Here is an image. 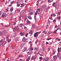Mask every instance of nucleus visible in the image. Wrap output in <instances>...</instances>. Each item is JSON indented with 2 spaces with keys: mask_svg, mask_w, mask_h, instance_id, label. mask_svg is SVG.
<instances>
[{
  "mask_svg": "<svg viewBox=\"0 0 61 61\" xmlns=\"http://www.w3.org/2000/svg\"><path fill=\"white\" fill-rule=\"evenodd\" d=\"M35 50H36L37 51L38 50V48H35Z\"/></svg>",
  "mask_w": 61,
  "mask_h": 61,
  "instance_id": "nucleus-40",
  "label": "nucleus"
},
{
  "mask_svg": "<svg viewBox=\"0 0 61 61\" xmlns=\"http://www.w3.org/2000/svg\"><path fill=\"white\" fill-rule=\"evenodd\" d=\"M24 49H25V51H26L27 50V47H25V48H24Z\"/></svg>",
  "mask_w": 61,
  "mask_h": 61,
  "instance_id": "nucleus-41",
  "label": "nucleus"
},
{
  "mask_svg": "<svg viewBox=\"0 0 61 61\" xmlns=\"http://www.w3.org/2000/svg\"><path fill=\"white\" fill-rule=\"evenodd\" d=\"M41 10L40 9H38L37 10L36 12V13L35 14V15H37V14H40L41 13L40 11Z\"/></svg>",
  "mask_w": 61,
  "mask_h": 61,
  "instance_id": "nucleus-1",
  "label": "nucleus"
},
{
  "mask_svg": "<svg viewBox=\"0 0 61 61\" xmlns=\"http://www.w3.org/2000/svg\"><path fill=\"white\" fill-rule=\"evenodd\" d=\"M17 27H15L14 28V30H17Z\"/></svg>",
  "mask_w": 61,
  "mask_h": 61,
  "instance_id": "nucleus-28",
  "label": "nucleus"
},
{
  "mask_svg": "<svg viewBox=\"0 0 61 61\" xmlns=\"http://www.w3.org/2000/svg\"><path fill=\"white\" fill-rule=\"evenodd\" d=\"M12 5V4L9 5V7H10V6H11Z\"/></svg>",
  "mask_w": 61,
  "mask_h": 61,
  "instance_id": "nucleus-54",
  "label": "nucleus"
},
{
  "mask_svg": "<svg viewBox=\"0 0 61 61\" xmlns=\"http://www.w3.org/2000/svg\"><path fill=\"white\" fill-rule=\"evenodd\" d=\"M28 35V33H26L25 36L26 37H27Z\"/></svg>",
  "mask_w": 61,
  "mask_h": 61,
  "instance_id": "nucleus-31",
  "label": "nucleus"
},
{
  "mask_svg": "<svg viewBox=\"0 0 61 61\" xmlns=\"http://www.w3.org/2000/svg\"><path fill=\"white\" fill-rule=\"evenodd\" d=\"M40 51L41 52H43V51L42 50H40Z\"/></svg>",
  "mask_w": 61,
  "mask_h": 61,
  "instance_id": "nucleus-63",
  "label": "nucleus"
},
{
  "mask_svg": "<svg viewBox=\"0 0 61 61\" xmlns=\"http://www.w3.org/2000/svg\"><path fill=\"white\" fill-rule=\"evenodd\" d=\"M52 19V17H51L50 18H49V19H50L51 20Z\"/></svg>",
  "mask_w": 61,
  "mask_h": 61,
  "instance_id": "nucleus-55",
  "label": "nucleus"
},
{
  "mask_svg": "<svg viewBox=\"0 0 61 61\" xmlns=\"http://www.w3.org/2000/svg\"><path fill=\"white\" fill-rule=\"evenodd\" d=\"M6 15L5 14H3L2 15V17L3 18L4 17H6Z\"/></svg>",
  "mask_w": 61,
  "mask_h": 61,
  "instance_id": "nucleus-3",
  "label": "nucleus"
},
{
  "mask_svg": "<svg viewBox=\"0 0 61 61\" xmlns=\"http://www.w3.org/2000/svg\"><path fill=\"white\" fill-rule=\"evenodd\" d=\"M40 60H42V57H40L39 58Z\"/></svg>",
  "mask_w": 61,
  "mask_h": 61,
  "instance_id": "nucleus-48",
  "label": "nucleus"
},
{
  "mask_svg": "<svg viewBox=\"0 0 61 61\" xmlns=\"http://www.w3.org/2000/svg\"><path fill=\"white\" fill-rule=\"evenodd\" d=\"M48 58H46L45 60H44V61H48Z\"/></svg>",
  "mask_w": 61,
  "mask_h": 61,
  "instance_id": "nucleus-15",
  "label": "nucleus"
},
{
  "mask_svg": "<svg viewBox=\"0 0 61 61\" xmlns=\"http://www.w3.org/2000/svg\"><path fill=\"white\" fill-rule=\"evenodd\" d=\"M11 41V39H8L7 40V41L9 43Z\"/></svg>",
  "mask_w": 61,
  "mask_h": 61,
  "instance_id": "nucleus-26",
  "label": "nucleus"
},
{
  "mask_svg": "<svg viewBox=\"0 0 61 61\" xmlns=\"http://www.w3.org/2000/svg\"><path fill=\"white\" fill-rule=\"evenodd\" d=\"M23 40H24L25 41L26 40V39L25 37L23 38Z\"/></svg>",
  "mask_w": 61,
  "mask_h": 61,
  "instance_id": "nucleus-29",
  "label": "nucleus"
},
{
  "mask_svg": "<svg viewBox=\"0 0 61 61\" xmlns=\"http://www.w3.org/2000/svg\"><path fill=\"white\" fill-rule=\"evenodd\" d=\"M0 25L1 26H2L3 25V24L2 23H1L0 24Z\"/></svg>",
  "mask_w": 61,
  "mask_h": 61,
  "instance_id": "nucleus-60",
  "label": "nucleus"
},
{
  "mask_svg": "<svg viewBox=\"0 0 61 61\" xmlns=\"http://www.w3.org/2000/svg\"><path fill=\"white\" fill-rule=\"evenodd\" d=\"M31 10H28V12H29Z\"/></svg>",
  "mask_w": 61,
  "mask_h": 61,
  "instance_id": "nucleus-61",
  "label": "nucleus"
},
{
  "mask_svg": "<svg viewBox=\"0 0 61 61\" xmlns=\"http://www.w3.org/2000/svg\"><path fill=\"white\" fill-rule=\"evenodd\" d=\"M24 29H25V30H26V31H27L28 30V29H27V27L26 26L24 27Z\"/></svg>",
  "mask_w": 61,
  "mask_h": 61,
  "instance_id": "nucleus-19",
  "label": "nucleus"
},
{
  "mask_svg": "<svg viewBox=\"0 0 61 61\" xmlns=\"http://www.w3.org/2000/svg\"><path fill=\"white\" fill-rule=\"evenodd\" d=\"M58 27V26H57V25H56L55 26V28H57V27Z\"/></svg>",
  "mask_w": 61,
  "mask_h": 61,
  "instance_id": "nucleus-53",
  "label": "nucleus"
},
{
  "mask_svg": "<svg viewBox=\"0 0 61 61\" xmlns=\"http://www.w3.org/2000/svg\"><path fill=\"white\" fill-rule=\"evenodd\" d=\"M27 23H26L27 25H28L30 24V22L28 20H28L27 21Z\"/></svg>",
  "mask_w": 61,
  "mask_h": 61,
  "instance_id": "nucleus-6",
  "label": "nucleus"
},
{
  "mask_svg": "<svg viewBox=\"0 0 61 61\" xmlns=\"http://www.w3.org/2000/svg\"><path fill=\"white\" fill-rule=\"evenodd\" d=\"M28 18H29L30 19H32V17L31 16H28Z\"/></svg>",
  "mask_w": 61,
  "mask_h": 61,
  "instance_id": "nucleus-23",
  "label": "nucleus"
},
{
  "mask_svg": "<svg viewBox=\"0 0 61 61\" xmlns=\"http://www.w3.org/2000/svg\"><path fill=\"white\" fill-rule=\"evenodd\" d=\"M60 13H61V11H60V12H59L58 13V15H60Z\"/></svg>",
  "mask_w": 61,
  "mask_h": 61,
  "instance_id": "nucleus-38",
  "label": "nucleus"
},
{
  "mask_svg": "<svg viewBox=\"0 0 61 61\" xmlns=\"http://www.w3.org/2000/svg\"><path fill=\"white\" fill-rule=\"evenodd\" d=\"M23 25V24H20V27H21Z\"/></svg>",
  "mask_w": 61,
  "mask_h": 61,
  "instance_id": "nucleus-21",
  "label": "nucleus"
},
{
  "mask_svg": "<svg viewBox=\"0 0 61 61\" xmlns=\"http://www.w3.org/2000/svg\"><path fill=\"white\" fill-rule=\"evenodd\" d=\"M59 29H56V30H55V31H54V33L55 34H56V31H57V30H58V29H59Z\"/></svg>",
  "mask_w": 61,
  "mask_h": 61,
  "instance_id": "nucleus-11",
  "label": "nucleus"
},
{
  "mask_svg": "<svg viewBox=\"0 0 61 61\" xmlns=\"http://www.w3.org/2000/svg\"><path fill=\"white\" fill-rule=\"evenodd\" d=\"M3 32L4 34H6L7 33L6 31L5 30H3Z\"/></svg>",
  "mask_w": 61,
  "mask_h": 61,
  "instance_id": "nucleus-16",
  "label": "nucleus"
},
{
  "mask_svg": "<svg viewBox=\"0 0 61 61\" xmlns=\"http://www.w3.org/2000/svg\"><path fill=\"white\" fill-rule=\"evenodd\" d=\"M47 5H44L42 6V8L44 9H45L46 8V7Z\"/></svg>",
  "mask_w": 61,
  "mask_h": 61,
  "instance_id": "nucleus-4",
  "label": "nucleus"
},
{
  "mask_svg": "<svg viewBox=\"0 0 61 61\" xmlns=\"http://www.w3.org/2000/svg\"><path fill=\"white\" fill-rule=\"evenodd\" d=\"M20 4H17V7H19L20 6Z\"/></svg>",
  "mask_w": 61,
  "mask_h": 61,
  "instance_id": "nucleus-30",
  "label": "nucleus"
},
{
  "mask_svg": "<svg viewBox=\"0 0 61 61\" xmlns=\"http://www.w3.org/2000/svg\"><path fill=\"white\" fill-rule=\"evenodd\" d=\"M51 16L55 17V16H56V15L55 14H52L51 15Z\"/></svg>",
  "mask_w": 61,
  "mask_h": 61,
  "instance_id": "nucleus-20",
  "label": "nucleus"
},
{
  "mask_svg": "<svg viewBox=\"0 0 61 61\" xmlns=\"http://www.w3.org/2000/svg\"><path fill=\"white\" fill-rule=\"evenodd\" d=\"M34 19H35V21H37L38 20V19L36 18V16H34Z\"/></svg>",
  "mask_w": 61,
  "mask_h": 61,
  "instance_id": "nucleus-7",
  "label": "nucleus"
},
{
  "mask_svg": "<svg viewBox=\"0 0 61 61\" xmlns=\"http://www.w3.org/2000/svg\"><path fill=\"white\" fill-rule=\"evenodd\" d=\"M19 20L20 21V20L21 19V17H20V16H19Z\"/></svg>",
  "mask_w": 61,
  "mask_h": 61,
  "instance_id": "nucleus-52",
  "label": "nucleus"
},
{
  "mask_svg": "<svg viewBox=\"0 0 61 61\" xmlns=\"http://www.w3.org/2000/svg\"><path fill=\"white\" fill-rule=\"evenodd\" d=\"M42 14H41L40 15V18H41L42 17Z\"/></svg>",
  "mask_w": 61,
  "mask_h": 61,
  "instance_id": "nucleus-50",
  "label": "nucleus"
},
{
  "mask_svg": "<svg viewBox=\"0 0 61 61\" xmlns=\"http://www.w3.org/2000/svg\"><path fill=\"white\" fill-rule=\"evenodd\" d=\"M32 27L33 28H34L36 27V26L34 25H32Z\"/></svg>",
  "mask_w": 61,
  "mask_h": 61,
  "instance_id": "nucleus-24",
  "label": "nucleus"
},
{
  "mask_svg": "<svg viewBox=\"0 0 61 61\" xmlns=\"http://www.w3.org/2000/svg\"><path fill=\"white\" fill-rule=\"evenodd\" d=\"M51 39H52V38H50L49 39H47V40L48 41L50 40H51Z\"/></svg>",
  "mask_w": 61,
  "mask_h": 61,
  "instance_id": "nucleus-44",
  "label": "nucleus"
},
{
  "mask_svg": "<svg viewBox=\"0 0 61 61\" xmlns=\"http://www.w3.org/2000/svg\"><path fill=\"white\" fill-rule=\"evenodd\" d=\"M33 49H34L33 48H30V51H32V50H33Z\"/></svg>",
  "mask_w": 61,
  "mask_h": 61,
  "instance_id": "nucleus-22",
  "label": "nucleus"
},
{
  "mask_svg": "<svg viewBox=\"0 0 61 61\" xmlns=\"http://www.w3.org/2000/svg\"><path fill=\"white\" fill-rule=\"evenodd\" d=\"M48 25H46V29H48Z\"/></svg>",
  "mask_w": 61,
  "mask_h": 61,
  "instance_id": "nucleus-49",
  "label": "nucleus"
},
{
  "mask_svg": "<svg viewBox=\"0 0 61 61\" xmlns=\"http://www.w3.org/2000/svg\"><path fill=\"white\" fill-rule=\"evenodd\" d=\"M17 11L18 12H19L20 11V10L18 9V10H17Z\"/></svg>",
  "mask_w": 61,
  "mask_h": 61,
  "instance_id": "nucleus-51",
  "label": "nucleus"
},
{
  "mask_svg": "<svg viewBox=\"0 0 61 61\" xmlns=\"http://www.w3.org/2000/svg\"><path fill=\"white\" fill-rule=\"evenodd\" d=\"M8 37H9V36H7L6 37V39H8Z\"/></svg>",
  "mask_w": 61,
  "mask_h": 61,
  "instance_id": "nucleus-62",
  "label": "nucleus"
},
{
  "mask_svg": "<svg viewBox=\"0 0 61 61\" xmlns=\"http://www.w3.org/2000/svg\"><path fill=\"white\" fill-rule=\"evenodd\" d=\"M29 34H30L31 35L33 34V32L32 30L30 31V33H29Z\"/></svg>",
  "mask_w": 61,
  "mask_h": 61,
  "instance_id": "nucleus-18",
  "label": "nucleus"
},
{
  "mask_svg": "<svg viewBox=\"0 0 61 61\" xmlns=\"http://www.w3.org/2000/svg\"><path fill=\"white\" fill-rule=\"evenodd\" d=\"M14 1H11L10 2V3L11 4H14Z\"/></svg>",
  "mask_w": 61,
  "mask_h": 61,
  "instance_id": "nucleus-34",
  "label": "nucleus"
},
{
  "mask_svg": "<svg viewBox=\"0 0 61 61\" xmlns=\"http://www.w3.org/2000/svg\"><path fill=\"white\" fill-rule=\"evenodd\" d=\"M60 18L61 17L60 16H59L57 18V19H59V20H60Z\"/></svg>",
  "mask_w": 61,
  "mask_h": 61,
  "instance_id": "nucleus-32",
  "label": "nucleus"
},
{
  "mask_svg": "<svg viewBox=\"0 0 61 61\" xmlns=\"http://www.w3.org/2000/svg\"><path fill=\"white\" fill-rule=\"evenodd\" d=\"M8 9H9L8 8V9H6V10L8 12Z\"/></svg>",
  "mask_w": 61,
  "mask_h": 61,
  "instance_id": "nucleus-59",
  "label": "nucleus"
},
{
  "mask_svg": "<svg viewBox=\"0 0 61 61\" xmlns=\"http://www.w3.org/2000/svg\"><path fill=\"white\" fill-rule=\"evenodd\" d=\"M20 34L21 35H23L25 34V32H21L20 33Z\"/></svg>",
  "mask_w": 61,
  "mask_h": 61,
  "instance_id": "nucleus-8",
  "label": "nucleus"
},
{
  "mask_svg": "<svg viewBox=\"0 0 61 61\" xmlns=\"http://www.w3.org/2000/svg\"><path fill=\"white\" fill-rule=\"evenodd\" d=\"M24 45H25L24 44H22L20 46V47L22 48L23 47Z\"/></svg>",
  "mask_w": 61,
  "mask_h": 61,
  "instance_id": "nucleus-14",
  "label": "nucleus"
},
{
  "mask_svg": "<svg viewBox=\"0 0 61 61\" xmlns=\"http://www.w3.org/2000/svg\"><path fill=\"white\" fill-rule=\"evenodd\" d=\"M33 14V12H30V15H32Z\"/></svg>",
  "mask_w": 61,
  "mask_h": 61,
  "instance_id": "nucleus-47",
  "label": "nucleus"
},
{
  "mask_svg": "<svg viewBox=\"0 0 61 61\" xmlns=\"http://www.w3.org/2000/svg\"><path fill=\"white\" fill-rule=\"evenodd\" d=\"M11 19L10 20H12L13 17L12 16L11 17Z\"/></svg>",
  "mask_w": 61,
  "mask_h": 61,
  "instance_id": "nucleus-58",
  "label": "nucleus"
},
{
  "mask_svg": "<svg viewBox=\"0 0 61 61\" xmlns=\"http://www.w3.org/2000/svg\"><path fill=\"white\" fill-rule=\"evenodd\" d=\"M21 1V0H19L16 2L17 4H18V3H20Z\"/></svg>",
  "mask_w": 61,
  "mask_h": 61,
  "instance_id": "nucleus-17",
  "label": "nucleus"
},
{
  "mask_svg": "<svg viewBox=\"0 0 61 61\" xmlns=\"http://www.w3.org/2000/svg\"><path fill=\"white\" fill-rule=\"evenodd\" d=\"M39 32H36V33L34 34V36L35 37H37L38 35V34H40Z\"/></svg>",
  "mask_w": 61,
  "mask_h": 61,
  "instance_id": "nucleus-2",
  "label": "nucleus"
},
{
  "mask_svg": "<svg viewBox=\"0 0 61 61\" xmlns=\"http://www.w3.org/2000/svg\"><path fill=\"white\" fill-rule=\"evenodd\" d=\"M52 33V32L51 31L49 32H48V35H49L50 34H51Z\"/></svg>",
  "mask_w": 61,
  "mask_h": 61,
  "instance_id": "nucleus-27",
  "label": "nucleus"
},
{
  "mask_svg": "<svg viewBox=\"0 0 61 61\" xmlns=\"http://www.w3.org/2000/svg\"><path fill=\"white\" fill-rule=\"evenodd\" d=\"M38 42V40H37L36 41V42H35V43L36 44H37V42Z\"/></svg>",
  "mask_w": 61,
  "mask_h": 61,
  "instance_id": "nucleus-36",
  "label": "nucleus"
},
{
  "mask_svg": "<svg viewBox=\"0 0 61 61\" xmlns=\"http://www.w3.org/2000/svg\"><path fill=\"white\" fill-rule=\"evenodd\" d=\"M56 3L55 2H54L53 3L52 6H53L54 7H56Z\"/></svg>",
  "mask_w": 61,
  "mask_h": 61,
  "instance_id": "nucleus-5",
  "label": "nucleus"
},
{
  "mask_svg": "<svg viewBox=\"0 0 61 61\" xmlns=\"http://www.w3.org/2000/svg\"><path fill=\"white\" fill-rule=\"evenodd\" d=\"M53 57L54 59H57V56H53Z\"/></svg>",
  "mask_w": 61,
  "mask_h": 61,
  "instance_id": "nucleus-10",
  "label": "nucleus"
},
{
  "mask_svg": "<svg viewBox=\"0 0 61 61\" xmlns=\"http://www.w3.org/2000/svg\"><path fill=\"white\" fill-rule=\"evenodd\" d=\"M23 56L22 55H20L19 56V57H22Z\"/></svg>",
  "mask_w": 61,
  "mask_h": 61,
  "instance_id": "nucleus-46",
  "label": "nucleus"
},
{
  "mask_svg": "<svg viewBox=\"0 0 61 61\" xmlns=\"http://www.w3.org/2000/svg\"><path fill=\"white\" fill-rule=\"evenodd\" d=\"M19 40V39H16L15 40L16 41H18Z\"/></svg>",
  "mask_w": 61,
  "mask_h": 61,
  "instance_id": "nucleus-56",
  "label": "nucleus"
},
{
  "mask_svg": "<svg viewBox=\"0 0 61 61\" xmlns=\"http://www.w3.org/2000/svg\"><path fill=\"white\" fill-rule=\"evenodd\" d=\"M48 23L49 24L50 23V20H48Z\"/></svg>",
  "mask_w": 61,
  "mask_h": 61,
  "instance_id": "nucleus-35",
  "label": "nucleus"
},
{
  "mask_svg": "<svg viewBox=\"0 0 61 61\" xmlns=\"http://www.w3.org/2000/svg\"><path fill=\"white\" fill-rule=\"evenodd\" d=\"M0 36H3V33H2V32H0Z\"/></svg>",
  "mask_w": 61,
  "mask_h": 61,
  "instance_id": "nucleus-43",
  "label": "nucleus"
},
{
  "mask_svg": "<svg viewBox=\"0 0 61 61\" xmlns=\"http://www.w3.org/2000/svg\"><path fill=\"white\" fill-rule=\"evenodd\" d=\"M57 50L58 52H61V50L60 48L59 49H58Z\"/></svg>",
  "mask_w": 61,
  "mask_h": 61,
  "instance_id": "nucleus-25",
  "label": "nucleus"
},
{
  "mask_svg": "<svg viewBox=\"0 0 61 61\" xmlns=\"http://www.w3.org/2000/svg\"><path fill=\"white\" fill-rule=\"evenodd\" d=\"M60 55L61 54L60 53L58 54H57L58 57V56H60Z\"/></svg>",
  "mask_w": 61,
  "mask_h": 61,
  "instance_id": "nucleus-39",
  "label": "nucleus"
},
{
  "mask_svg": "<svg viewBox=\"0 0 61 61\" xmlns=\"http://www.w3.org/2000/svg\"><path fill=\"white\" fill-rule=\"evenodd\" d=\"M30 60V56H29V57H28V59H27L26 60V61H29Z\"/></svg>",
  "mask_w": 61,
  "mask_h": 61,
  "instance_id": "nucleus-9",
  "label": "nucleus"
},
{
  "mask_svg": "<svg viewBox=\"0 0 61 61\" xmlns=\"http://www.w3.org/2000/svg\"><path fill=\"white\" fill-rule=\"evenodd\" d=\"M25 51H26L25 50V49H24L23 50V51H22L23 52H24Z\"/></svg>",
  "mask_w": 61,
  "mask_h": 61,
  "instance_id": "nucleus-45",
  "label": "nucleus"
},
{
  "mask_svg": "<svg viewBox=\"0 0 61 61\" xmlns=\"http://www.w3.org/2000/svg\"><path fill=\"white\" fill-rule=\"evenodd\" d=\"M11 9L10 10V11L11 12H12L13 11V7L12 6H11Z\"/></svg>",
  "mask_w": 61,
  "mask_h": 61,
  "instance_id": "nucleus-12",
  "label": "nucleus"
},
{
  "mask_svg": "<svg viewBox=\"0 0 61 61\" xmlns=\"http://www.w3.org/2000/svg\"><path fill=\"white\" fill-rule=\"evenodd\" d=\"M16 36V35L15 34H13V36L14 37H15Z\"/></svg>",
  "mask_w": 61,
  "mask_h": 61,
  "instance_id": "nucleus-37",
  "label": "nucleus"
},
{
  "mask_svg": "<svg viewBox=\"0 0 61 61\" xmlns=\"http://www.w3.org/2000/svg\"><path fill=\"white\" fill-rule=\"evenodd\" d=\"M56 53V51H53V55H54Z\"/></svg>",
  "mask_w": 61,
  "mask_h": 61,
  "instance_id": "nucleus-33",
  "label": "nucleus"
},
{
  "mask_svg": "<svg viewBox=\"0 0 61 61\" xmlns=\"http://www.w3.org/2000/svg\"><path fill=\"white\" fill-rule=\"evenodd\" d=\"M48 50L49 51H50V48H48Z\"/></svg>",
  "mask_w": 61,
  "mask_h": 61,
  "instance_id": "nucleus-57",
  "label": "nucleus"
},
{
  "mask_svg": "<svg viewBox=\"0 0 61 61\" xmlns=\"http://www.w3.org/2000/svg\"><path fill=\"white\" fill-rule=\"evenodd\" d=\"M46 32V31L45 30V31H44L43 32V33H45V32Z\"/></svg>",
  "mask_w": 61,
  "mask_h": 61,
  "instance_id": "nucleus-64",
  "label": "nucleus"
},
{
  "mask_svg": "<svg viewBox=\"0 0 61 61\" xmlns=\"http://www.w3.org/2000/svg\"><path fill=\"white\" fill-rule=\"evenodd\" d=\"M53 22H54V23H55L56 22V20H54L53 21Z\"/></svg>",
  "mask_w": 61,
  "mask_h": 61,
  "instance_id": "nucleus-42",
  "label": "nucleus"
},
{
  "mask_svg": "<svg viewBox=\"0 0 61 61\" xmlns=\"http://www.w3.org/2000/svg\"><path fill=\"white\" fill-rule=\"evenodd\" d=\"M59 5L56 6L55 7L57 9H58L59 8Z\"/></svg>",
  "mask_w": 61,
  "mask_h": 61,
  "instance_id": "nucleus-13",
  "label": "nucleus"
}]
</instances>
